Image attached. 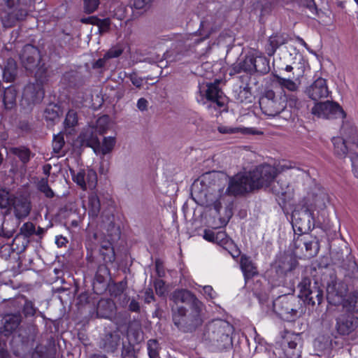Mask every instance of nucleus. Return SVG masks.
I'll return each mask as SVG.
<instances>
[{
	"label": "nucleus",
	"instance_id": "nucleus-1",
	"mask_svg": "<svg viewBox=\"0 0 358 358\" xmlns=\"http://www.w3.org/2000/svg\"><path fill=\"white\" fill-rule=\"evenodd\" d=\"M290 171V175L296 178L303 174L301 169L296 166L295 163L282 162L278 168L267 164L257 166L249 172L252 183L255 189H259L270 186L274 182L278 172Z\"/></svg>",
	"mask_w": 358,
	"mask_h": 358
},
{
	"label": "nucleus",
	"instance_id": "nucleus-2",
	"mask_svg": "<svg viewBox=\"0 0 358 358\" xmlns=\"http://www.w3.org/2000/svg\"><path fill=\"white\" fill-rule=\"evenodd\" d=\"M221 185L222 181L217 172H207L194 182L192 192L206 205L214 204L215 208L218 211L220 203H217V196H213V194L220 192Z\"/></svg>",
	"mask_w": 358,
	"mask_h": 358
},
{
	"label": "nucleus",
	"instance_id": "nucleus-3",
	"mask_svg": "<svg viewBox=\"0 0 358 358\" xmlns=\"http://www.w3.org/2000/svg\"><path fill=\"white\" fill-rule=\"evenodd\" d=\"M231 331L232 326L229 322L217 320L207 325L204 336L215 350L222 352L232 346Z\"/></svg>",
	"mask_w": 358,
	"mask_h": 358
},
{
	"label": "nucleus",
	"instance_id": "nucleus-4",
	"mask_svg": "<svg viewBox=\"0 0 358 358\" xmlns=\"http://www.w3.org/2000/svg\"><path fill=\"white\" fill-rule=\"evenodd\" d=\"M287 97L285 92L278 87L266 90L259 99V106L262 113L269 117H275L286 108Z\"/></svg>",
	"mask_w": 358,
	"mask_h": 358
},
{
	"label": "nucleus",
	"instance_id": "nucleus-5",
	"mask_svg": "<svg viewBox=\"0 0 358 358\" xmlns=\"http://www.w3.org/2000/svg\"><path fill=\"white\" fill-rule=\"evenodd\" d=\"M203 306L199 308H192L191 313L186 315L185 308L178 307L176 310L173 308V321L174 324L183 332L194 331L203 322Z\"/></svg>",
	"mask_w": 358,
	"mask_h": 358
},
{
	"label": "nucleus",
	"instance_id": "nucleus-6",
	"mask_svg": "<svg viewBox=\"0 0 358 358\" xmlns=\"http://www.w3.org/2000/svg\"><path fill=\"white\" fill-rule=\"evenodd\" d=\"M20 61L27 71L34 73L35 77L43 80L46 76L47 69L41 62L38 49L31 45H26L20 53Z\"/></svg>",
	"mask_w": 358,
	"mask_h": 358
},
{
	"label": "nucleus",
	"instance_id": "nucleus-7",
	"mask_svg": "<svg viewBox=\"0 0 358 358\" xmlns=\"http://www.w3.org/2000/svg\"><path fill=\"white\" fill-rule=\"evenodd\" d=\"M1 5L4 10L1 13L0 18L3 27H12L24 20L27 10L20 3V0H1Z\"/></svg>",
	"mask_w": 358,
	"mask_h": 358
},
{
	"label": "nucleus",
	"instance_id": "nucleus-8",
	"mask_svg": "<svg viewBox=\"0 0 358 358\" xmlns=\"http://www.w3.org/2000/svg\"><path fill=\"white\" fill-rule=\"evenodd\" d=\"M273 310L280 317L292 320L298 316L301 309L300 300L294 295H284L279 296L273 302Z\"/></svg>",
	"mask_w": 358,
	"mask_h": 358
},
{
	"label": "nucleus",
	"instance_id": "nucleus-9",
	"mask_svg": "<svg viewBox=\"0 0 358 358\" xmlns=\"http://www.w3.org/2000/svg\"><path fill=\"white\" fill-rule=\"evenodd\" d=\"M222 23V18L221 16L208 15L201 22L199 32L202 37L198 38L195 34H188L184 41L185 45L191 46L192 44H197L203 41L204 39L208 38L213 32L219 29Z\"/></svg>",
	"mask_w": 358,
	"mask_h": 358
},
{
	"label": "nucleus",
	"instance_id": "nucleus-10",
	"mask_svg": "<svg viewBox=\"0 0 358 358\" xmlns=\"http://www.w3.org/2000/svg\"><path fill=\"white\" fill-rule=\"evenodd\" d=\"M285 71L292 72V76L287 78H282L278 75H274L280 89H287L290 92H296L301 85V78L303 76L305 67L303 63H293L292 65H287Z\"/></svg>",
	"mask_w": 358,
	"mask_h": 358
},
{
	"label": "nucleus",
	"instance_id": "nucleus-11",
	"mask_svg": "<svg viewBox=\"0 0 358 358\" xmlns=\"http://www.w3.org/2000/svg\"><path fill=\"white\" fill-rule=\"evenodd\" d=\"M298 287L299 296L308 304L314 306L317 303L319 305L322 301L323 291L316 282L312 285L310 278H303Z\"/></svg>",
	"mask_w": 358,
	"mask_h": 358
},
{
	"label": "nucleus",
	"instance_id": "nucleus-12",
	"mask_svg": "<svg viewBox=\"0 0 358 358\" xmlns=\"http://www.w3.org/2000/svg\"><path fill=\"white\" fill-rule=\"evenodd\" d=\"M282 350L287 358H299L303 340L299 334L286 331L280 342Z\"/></svg>",
	"mask_w": 358,
	"mask_h": 358
},
{
	"label": "nucleus",
	"instance_id": "nucleus-13",
	"mask_svg": "<svg viewBox=\"0 0 358 358\" xmlns=\"http://www.w3.org/2000/svg\"><path fill=\"white\" fill-rule=\"evenodd\" d=\"M312 113L324 119L344 118L345 116V112L339 104L330 101L315 103L312 108Z\"/></svg>",
	"mask_w": 358,
	"mask_h": 358
},
{
	"label": "nucleus",
	"instance_id": "nucleus-14",
	"mask_svg": "<svg viewBox=\"0 0 358 358\" xmlns=\"http://www.w3.org/2000/svg\"><path fill=\"white\" fill-rule=\"evenodd\" d=\"M255 190L252 185L249 173L237 174L231 178L227 192L231 195H241Z\"/></svg>",
	"mask_w": 358,
	"mask_h": 358
},
{
	"label": "nucleus",
	"instance_id": "nucleus-15",
	"mask_svg": "<svg viewBox=\"0 0 358 358\" xmlns=\"http://www.w3.org/2000/svg\"><path fill=\"white\" fill-rule=\"evenodd\" d=\"M292 223L295 232L307 234L314 227L313 213L308 209L295 210L292 215Z\"/></svg>",
	"mask_w": 358,
	"mask_h": 358
},
{
	"label": "nucleus",
	"instance_id": "nucleus-16",
	"mask_svg": "<svg viewBox=\"0 0 358 358\" xmlns=\"http://www.w3.org/2000/svg\"><path fill=\"white\" fill-rule=\"evenodd\" d=\"M43 96L44 90L41 83L36 81L35 83H29L24 89L21 105L24 107L30 106L39 103Z\"/></svg>",
	"mask_w": 358,
	"mask_h": 358
},
{
	"label": "nucleus",
	"instance_id": "nucleus-17",
	"mask_svg": "<svg viewBox=\"0 0 358 358\" xmlns=\"http://www.w3.org/2000/svg\"><path fill=\"white\" fill-rule=\"evenodd\" d=\"M73 180L82 189H94L97 183V175L92 169H80L78 172L71 170Z\"/></svg>",
	"mask_w": 358,
	"mask_h": 358
},
{
	"label": "nucleus",
	"instance_id": "nucleus-18",
	"mask_svg": "<svg viewBox=\"0 0 358 358\" xmlns=\"http://www.w3.org/2000/svg\"><path fill=\"white\" fill-rule=\"evenodd\" d=\"M107 240H103L101 242V250H106V252L101 251V252L105 257V259L107 257L109 262H113L115 260V252L113 243L120 238V229L114 224L110 223L107 230Z\"/></svg>",
	"mask_w": 358,
	"mask_h": 358
},
{
	"label": "nucleus",
	"instance_id": "nucleus-19",
	"mask_svg": "<svg viewBox=\"0 0 358 358\" xmlns=\"http://www.w3.org/2000/svg\"><path fill=\"white\" fill-rule=\"evenodd\" d=\"M347 293V286L341 280H331L327 287V298L330 303L337 305L343 303Z\"/></svg>",
	"mask_w": 358,
	"mask_h": 358
},
{
	"label": "nucleus",
	"instance_id": "nucleus-20",
	"mask_svg": "<svg viewBox=\"0 0 358 358\" xmlns=\"http://www.w3.org/2000/svg\"><path fill=\"white\" fill-rule=\"evenodd\" d=\"M305 93L310 99L317 101L327 98L330 91L327 80L324 78H318L306 87Z\"/></svg>",
	"mask_w": 358,
	"mask_h": 358
},
{
	"label": "nucleus",
	"instance_id": "nucleus-21",
	"mask_svg": "<svg viewBox=\"0 0 358 358\" xmlns=\"http://www.w3.org/2000/svg\"><path fill=\"white\" fill-rule=\"evenodd\" d=\"M294 247L296 248H301L302 251L305 248L303 255L307 258L315 257L320 250L319 243L316 238H313L308 235L299 236L295 238Z\"/></svg>",
	"mask_w": 358,
	"mask_h": 358
},
{
	"label": "nucleus",
	"instance_id": "nucleus-22",
	"mask_svg": "<svg viewBox=\"0 0 358 358\" xmlns=\"http://www.w3.org/2000/svg\"><path fill=\"white\" fill-rule=\"evenodd\" d=\"M358 327V317L346 312L336 319V329L340 334L349 335Z\"/></svg>",
	"mask_w": 358,
	"mask_h": 358
},
{
	"label": "nucleus",
	"instance_id": "nucleus-23",
	"mask_svg": "<svg viewBox=\"0 0 358 358\" xmlns=\"http://www.w3.org/2000/svg\"><path fill=\"white\" fill-rule=\"evenodd\" d=\"M171 299L175 304L178 305L180 303H189L192 308H199L203 306V303L196 299V297L189 291L187 289H178L174 291L171 296Z\"/></svg>",
	"mask_w": 358,
	"mask_h": 358
},
{
	"label": "nucleus",
	"instance_id": "nucleus-24",
	"mask_svg": "<svg viewBox=\"0 0 358 358\" xmlns=\"http://www.w3.org/2000/svg\"><path fill=\"white\" fill-rule=\"evenodd\" d=\"M220 81H216L213 83H207L205 90V96L206 99L212 102L213 106H210L216 108L215 105L218 108H222L224 106L223 98V92L219 87Z\"/></svg>",
	"mask_w": 358,
	"mask_h": 358
},
{
	"label": "nucleus",
	"instance_id": "nucleus-25",
	"mask_svg": "<svg viewBox=\"0 0 358 358\" xmlns=\"http://www.w3.org/2000/svg\"><path fill=\"white\" fill-rule=\"evenodd\" d=\"M10 206L13 207L15 215L18 219L28 216L31 208L29 199L23 195L14 196Z\"/></svg>",
	"mask_w": 358,
	"mask_h": 358
},
{
	"label": "nucleus",
	"instance_id": "nucleus-26",
	"mask_svg": "<svg viewBox=\"0 0 358 358\" xmlns=\"http://www.w3.org/2000/svg\"><path fill=\"white\" fill-rule=\"evenodd\" d=\"M98 134L94 126H88L83 129L79 137L83 144L94 149L99 141Z\"/></svg>",
	"mask_w": 358,
	"mask_h": 358
},
{
	"label": "nucleus",
	"instance_id": "nucleus-27",
	"mask_svg": "<svg viewBox=\"0 0 358 358\" xmlns=\"http://www.w3.org/2000/svg\"><path fill=\"white\" fill-rule=\"evenodd\" d=\"M3 79L5 82H13L17 78L18 68L16 61L10 57L8 58L2 68Z\"/></svg>",
	"mask_w": 358,
	"mask_h": 358
},
{
	"label": "nucleus",
	"instance_id": "nucleus-28",
	"mask_svg": "<svg viewBox=\"0 0 358 358\" xmlns=\"http://www.w3.org/2000/svg\"><path fill=\"white\" fill-rule=\"evenodd\" d=\"M120 341L121 337L119 331L108 333L103 338V348L108 352H114L120 345Z\"/></svg>",
	"mask_w": 358,
	"mask_h": 358
},
{
	"label": "nucleus",
	"instance_id": "nucleus-29",
	"mask_svg": "<svg viewBox=\"0 0 358 358\" xmlns=\"http://www.w3.org/2000/svg\"><path fill=\"white\" fill-rule=\"evenodd\" d=\"M116 140L115 137H104L101 143L99 141L98 142V144L94 148V151L96 155L104 156L112 152Z\"/></svg>",
	"mask_w": 358,
	"mask_h": 358
},
{
	"label": "nucleus",
	"instance_id": "nucleus-30",
	"mask_svg": "<svg viewBox=\"0 0 358 358\" xmlns=\"http://www.w3.org/2000/svg\"><path fill=\"white\" fill-rule=\"evenodd\" d=\"M287 43V37L284 34H274L269 38L268 45L266 46V53L268 56H273L276 50L282 45Z\"/></svg>",
	"mask_w": 358,
	"mask_h": 358
},
{
	"label": "nucleus",
	"instance_id": "nucleus-31",
	"mask_svg": "<svg viewBox=\"0 0 358 358\" xmlns=\"http://www.w3.org/2000/svg\"><path fill=\"white\" fill-rule=\"evenodd\" d=\"M80 22L84 24H91L96 25L99 28L100 33L106 32L109 29L110 27V20L108 18L99 19L96 16H90L87 17H83L80 19Z\"/></svg>",
	"mask_w": 358,
	"mask_h": 358
},
{
	"label": "nucleus",
	"instance_id": "nucleus-32",
	"mask_svg": "<svg viewBox=\"0 0 358 358\" xmlns=\"http://www.w3.org/2000/svg\"><path fill=\"white\" fill-rule=\"evenodd\" d=\"M21 322V316L20 314H10L3 317L4 331L8 334L15 330Z\"/></svg>",
	"mask_w": 358,
	"mask_h": 358
},
{
	"label": "nucleus",
	"instance_id": "nucleus-33",
	"mask_svg": "<svg viewBox=\"0 0 358 358\" xmlns=\"http://www.w3.org/2000/svg\"><path fill=\"white\" fill-rule=\"evenodd\" d=\"M341 134L349 144L355 145L358 148V131L355 127L349 124H344L341 129Z\"/></svg>",
	"mask_w": 358,
	"mask_h": 358
},
{
	"label": "nucleus",
	"instance_id": "nucleus-34",
	"mask_svg": "<svg viewBox=\"0 0 358 358\" xmlns=\"http://www.w3.org/2000/svg\"><path fill=\"white\" fill-rule=\"evenodd\" d=\"M241 268L245 278H252L257 274V268L250 258L246 256H242L241 258Z\"/></svg>",
	"mask_w": 358,
	"mask_h": 358
},
{
	"label": "nucleus",
	"instance_id": "nucleus-35",
	"mask_svg": "<svg viewBox=\"0 0 358 358\" xmlns=\"http://www.w3.org/2000/svg\"><path fill=\"white\" fill-rule=\"evenodd\" d=\"M332 141L334 146L335 154L341 158L345 157L348 151L347 145V144L349 143L348 141H345L343 136L334 138Z\"/></svg>",
	"mask_w": 358,
	"mask_h": 358
},
{
	"label": "nucleus",
	"instance_id": "nucleus-36",
	"mask_svg": "<svg viewBox=\"0 0 358 358\" xmlns=\"http://www.w3.org/2000/svg\"><path fill=\"white\" fill-rule=\"evenodd\" d=\"M343 308L345 312L352 313L358 312V292L352 293L343 301Z\"/></svg>",
	"mask_w": 358,
	"mask_h": 358
},
{
	"label": "nucleus",
	"instance_id": "nucleus-37",
	"mask_svg": "<svg viewBox=\"0 0 358 358\" xmlns=\"http://www.w3.org/2000/svg\"><path fill=\"white\" fill-rule=\"evenodd\" d=\"M88 208L90 216L92 217L98 216L101 209V203L98 196L94 193H92L88 197Z\"/></svg>",
	"mask_w": 358,
	"mask_h": 358
},
{
	"label": "nucleus",
	"instance_id": "nucleus-38",
	"mask_svg": "<svg viewBox=\"0 0 358 358\" xmlns=\"http://www.w3.org/2000/svg\"><path fill=\"white\" fill-rule=\"evenodd\" d=\"M254 62V72L265 74L269 71V61L264 56L255 55Z\"/></svg>",
	"mask_w": 358,
	"mask_h": 358
},
{
	"label": "nucleus",
	"instance_id": "nucleus-39",
	"mask_svg": "<svg viewBox=\"0 0 358 358\" xmlns=\"http://www.w3.org/2000/svg\"><path fill=\"white\" fill-rule=\"evenodd\" d=\"M17 92L16 90L11 87H7L4 91L3 103L7 109H11L16 103Z\"/></svg>",
	"mask_w": 358,
	"mask_h": 358
},
{
	"label": "nucleus",
	"instance_id": "nucleus-40",
	"mask_svg": "<svg viewBox=\"0 0 358 358\" xmlns=\"http://www.w3.org/2000/svg\"><path fill=\"white\" fill-rule=\"evenodd\" d=\"M10 153L17 156L23 164H27L30 159L31 152L25 147L10 148Z\"/></svg>",
	"mask_w": 358,
	"mask_h": 358
},
{
	"label": "nucleus",
	"instance_id": "nucleus-41",
	"mask_svg": "<svg viewBox=\"0 0 358 358\" xmlns=\"http://www.w3.org/2000/svg\"><path fill=\"white\" fill-rule=\"evenodd\" d=\"M35 233V225L31 222H27L22 224L20 229V233L16 236L15 241L20 236H23L25 238H29L34 235Z\"/></svg>",
	"mask_w": 358,
	"mask_h": 358
},
{
	"label": "nucleus",
	"instance_id": "nucleus-42",
	"mask_svg": "<svg viewBox=\"0 0 358 358\" xmlns=\"http://www.w3.org/2000/svg\"><path fill=\"white\" fill-rule=\"evenodd\" d=\"M38 189L42 192L45 197L48 199H51L54 197L55 193L52 191V189L50 187L48 179L47 178H43L41 179L37 185Z\"/></svg>",
	"mask_w": 358,
	"mask_h": 358
},
{
	"label": "nucleus",
	"instance_id": "nucleus-43",
	"mask_svg": "<svg viewBox=\"0 0 358 358\" xmlns=\"http://www.w3.org/2000/svg\"><path fill=\"white\" fill-rule=\"evenodd\" d=\"M109 117L108 115H103L100 117L96 122L94 128L99 132V135L103 134L109 127Z\"/></svg>",
	"mask_w": 358,
	"mask_h": 358
},
{
	"label": "nucleus",
	"instance_id": "nucleus-44",
	"mask_svg": "<svg viewBox=\"0 0 358 358\" xmlns=\"http://www.w3.org/2000/svg\"><path fill=\"white\" fill-rule=\"evenodd\" d=\"M46 120L54 122L59 117V108L57 105L50 106L44 113Z\"/></svg>",
	"mask_w": 358,
	"mask_h": 358
},
{
	"label": "nucleus",
	"instance_id": "nucleus-45",
	"mask_svg": "<svg viewBox=\"0 0 358 358\" xmlns=\"http://www.w3.org/2000/svg\"><path fill=\"white\" fill-rule=\"evenodd\" d=\"M255 55L249 54L247 55L245 59L241 61V66L243 68V71L252 73L254 72V63H255Z\"/></svg>",
	"mask_w": 358,
	"mask_h": 358
},
{
	"label": "nucleus",
	"instance_id": "nucleus-46",
	"mask_svg": "<svg viewBox=\"0 0 358 358\" xmlns=\"http://www.w3.org/2000/svg\"><path fill=\"white\" fill-rule=\"evenodd\" d=\"M78 117L77 112L74 110H69L66 115L64 120V127L66 128H71L77 125Z\"/></svg>",
	"mask_w": 358,
	"mask_h": 358
},
{
	"label": "nucleus",
	"instance_id": "nucleus-47",
	"mask_svg": "<svg viewBox=\"0 0 358 358\" xmlns=\"http://www.w3.org/2000/svg\"><path fill=\"white\" fill-rule=\"evenodd\" d=\"M159 343L157 340L151 339L148 341V350L150 358H159Z\"/></svg>",
	"mask_w": 358,
	"mask_h": 358
},
{
	"label": "nucleus",
	"instance_id": "nucleus-48",
	"mask_svg": "<svg viewBox=\"0 0 358 358\" xmlns=\"http://www.w3.org/2000/svg\"><path fill=\"white\" fill-rule=\"evenodd\" d=\"M215 243L217 245L222 246L225 248V246L231 245V241L228 238L227 234L223 231H220L215 233Z\"/></svg>",
	"mask_w": 358,
	"mask_h": 358
},
{
	"label": "nucleus",
	"instance_id": "nucleus-49",
	"mask_svg": "<svg viewBox=\"0 0 358 358\" xmlns=\"http://www.w3.org/2000/svg\"><path fill=\"white\" fill-rule=\"evenodd\" d=\"M127 287V282L124 281H121L117 283L112 285L109 291L110 294L113 296H118L121 295Z\"/></svg>",
	"mask_w": 358,
	"mask_h": 358
},
{
	"label": "nucleus",
	"instance_id": "nucleus-50",
	"mask_svg": "<svg viewBox=\"0 0 358 358\" xmlns=\"http://www.w3.org/2000/svg\"><path fill=\"white\" fill-rule=\"evenodd\" d=\"M14 196L10 195L6 190H0V207L6 208L10 207Z\"/></svg>",
	"mask_w": 358,
	"mask_h": 358
},
{
	"label": "nucleus",
	"instance_id": "nucleus-51",
	"mask_svg": "<svg viewBox=\"0 0 358 358\" xmlns=\"http://www.w3.org/2000/svg\"><path fill=\"white\" fill-rule=\"evenodd\" d=\"M217 130L220 133L223 134H236V133H245L247 129L245 128H240V127H232L225 125H220L217 127Z\"/></svg>",
	"mask_w": 358,
	"mask_h": 358
},
{
	"label": "nucleus",
	"instance_id": "nucleus-52",
	"mask_svg": "<svg viewBox=\"0 0 358 358\" xmlns=\"http://www.w3.org/2000/svg\"><path fill=\"white\" fill-rule=\"evenodd\" d=\"M22 311L25 317H33L37 311V308L32 301L25 299Z\"/></svg>",
	"mask_w": 358,
	"mask_h": 358
},
{
	"label": "nucleus",
	"instance_id": "nucleus-53",
	"mask_svg": "<svg viewBox=\"0 0 358 358\" xmlns=\"http://www.w3.org/2000/svg\"><path fill=\"white\" fill-rule=\"evenodd\" d=\"M99 5V0H84V10L87 13L94 12Z\"/></svg>",
	"mask_w": 358,
	"mask_h": 358
},
{
	"label": "nucleus",
	"instance_id": "nucleus-54",
	"mask_svg": "<svg viewBox=\"0 0 358 358\" xmlns=\"http://www.w3.org/2000/svg\"><path fill=\"white\" fill-rule=\"evenodd\" d=\"M64 145V140L62 135L55 136L52 141V148L55 153H59Z\"/></svg>",
	"mask_w": 358,
	"mask_h": 358
},
{
	"label": "nucleus",
	"instance_id": "nucleus-55",
	"mask_svg": "<svg viewBox=\"0 0 358 358\" xmlns=\"http://www.w3.org/2000/svg\"><path fill=\"white\" fill-rule=\"evenodd\" d=\"M127 15V7L124 5L117 6L113 10V17L122 20L126 17Z\"/></svg>",
	"mask_w": 358,
	"mask_h": 358
},
{
	"label": "nucleus",
	"instance_id": "nucleus-56",
	"mask_svg": "<svg viewBox=\"0 0 358 358\" xmlns=\"http://www.w3.org/2000/svg\"><path fill=\"white\" fill-rule=\"evenodd\" d=\"M156 294L159 296H164L166 292L167 288L164 282L162 280H156L154 282Z\"/></svg>",
	"mask_w": 358,
	"mask_h": 358
},
{
	"label": "nucleus",
	"instance_id": "nucleus-57",
	"mask_svg": "<svg viewBox=\"0 0 358 358\" xmlns=\"http://www.w3.org/2000/svg\"><path fill=\"white\" fill-rule=\"evenodd\" d=\"M327 201V196L324 194L317 196L315 201V208L318 210H324L326 208Z\"/></svg>",
	"mask_w": 358,
	"mask_h": 358
},
{
	"label": "nucleus",
	"instance_id": "nucleus-58",
	"mask_svg": "<svg viewBox=\"0 0 358 358\" xmlns=\"http://www.w3.org/2000/svg\"><path fill=\"white\" fill-rule=\"evenodd\" d=\"M122 358H136L135 351L132 346H123L122 351Z\"/></svg>",
	"mask_w": 358,
	"mask_h": 358
},
{
	"label": "nucleus",
	"instance_id": "nucleus-59",
	"mask_svg": "<svg viewBox=\"0 0 358 358\" xmlns=\"http://www.w3.org/2000/svg\"><path fill=\"white\" fill-rule=\"evenodd\" d=\"M352 173L356 178L358 179V153L355 152L351 156Z\"/></svg>",
	"mask_w": 358,
	"mask_h": 358
},
{
	"label": "nucleus",
	"instance_id": "nucleus-60",
	"mask_svg": "<svg viewBox=\"0 0 358 358\" xmlns=\"http://www.w3.org/2000/svg\"><path fill=\"white\" fill-rule=\"evenodd\" d=\"M287 185L284 187L280 186L279 182H277V185H274L272 187V191L277 195H285L287 193Z\"/></svg>",
	"mask_w": 358,
	"mask_h": 358
},
{
	"label": "nucleus",
	"instance_id": "nucleus-61",
	"mask_svg": "<svg viewBox=\"0 0 358 358\" xmlns=\"http://www.w3.org/2000/svg\"><path fill=\"white\" fill-rule=\"evenodd\" d=\"M215 232L213 230L206 229L203 232V238L209 242L215 243Z\"/></svg>",
	"mask_w": 358,
	"mask_h": 358
},
{
	"label": "nucleus",
	"instance_id": "nucleus-62",
	"mask_svg": "<svg viewBox=\"0 0 358 358\" xmlns=\"http://www.w3.org/2000/svg\"><path fill=\"white\" fill-rule=\"evenodd\" d=\"M151 2V1L147 0H134V7L136 9H143L146 8V6Z\"/></svg>",
	"mask_w": 358,
	"mask_h": 358
},
{
	"label": "nucleus",
	"instance_id": "nucleus-63",
	"mask_svg": "<svg viewBox=\"0 0 358 358\" xmlns=\"http://www.w3.org/2000/svg\"><path fill=\"white\" fill-rule=\"evenodd\" d=\"M130 80L131 83L138 88H140L143 85V78L137 76L136 75H131Z\"/></svg>",
	"mask_w": 358,
	"mask_h": 358
},
{
	"label": "nucleus",
	"instance_id": "nucleus-64",
	"mask_svg": "<svg viewBox=\"0 0 358 358\" xmlns=\"http://www.w3.org/2000/svg\"><path fill=\"white\" fill-rule=\"evenodd\" d=\"M145 302L150 303L155 300V296L152 289H147L145 292Z\"/></svg>",
	"mask_w": 358,
	"mask_h": 358
}]
</instances>
